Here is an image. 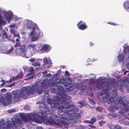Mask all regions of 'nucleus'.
Listing matches in <instances>:
<instances>
[{
    "instance_id": "ea45409f",
    "label": "nucleus",
    "mask_w": 129,
    "mask_h": 129,
    "mask_svg": "<svg viewBox=\"0 0 129 129\" xmlns=\"http://www.w3.org/2000/svg\"><path fill=\"white\" fill-rule=\"evenodd\" d=\"M14 36H17L19 35V34L16 32H15L13 34Z\"/></svg>"
},
{
    "instance_id": "9b49d317",
    "label": "nucleus",
    "mask_w": 129,
    "mask_h": 129,
    "mask_svg": "<svg viewBox=\"0 0 129 129\" xmlns=\"http://www.w3.org/2000/svg\"><path fill=\"white\" fill-rule=\"evenodd\" d=\"M35 54L34 52L30 51L27 48V50L24 52V54L22 55L23 57H25L26 58H28L31 57L34 54Z\"/></svg>"
},
{
    "instance_id": "09e8293b",
    "label": "nucleus",
    "mask_w": 129,
    "mask_h": 129,
    "mask_svg": "<svg viewBox=\"0 0 129 129\" xmlns=\"http://www.w3.org/2000/svg\"><path fill=\"white\" fill-rule=\"evenodd\" d=\"M119 113L123 115L124 113L122 111V110H120L119 111Z\"/></svg>"
},
{
    "instance_id": "a878e982",
    "label": "nucleus",
    "mask_w": 129,
    "mask_h": 129,
    "mask_svg": "<svg viewBox=\"0 0 129 129\" xmlns=\"http://www.w3.org/2000/svg\"><path fill=\"white\" fill-rule=\"evenodd\" d=\"M108 126L110 129H114L115 128V126L112 124H109Z\"/></svg>"
},
{
    "instance_id": "0e129e2a",
    "label": "nucleus",
    "mask_w": 129,
    "mask_h": 129,
    "mask_svg": "<svg viewBox=\"0 0 129 129\" xmlns=\"http://www.w3.org/2000/svg\"><path fill=\"white\" fill-rule=\"evenodd\" d=\"M118 108H119V107H118V108H115V109H115L116 110H117L118 109Z\"/></svg>"
},
{
    "instance_id": "69168bd1",
    "label": "nucleus",
    "mask_w": 129,
    "mask_h": 129,
    "mask_svg": "<svg viewBox=\"0 0 129 129\" xmlns=\"http://www.w3.org/2000/svg\"><path fill=\"white\" fill-rule=\"evenodd\" d=\"M41 60V61H42V60L41 59H39V60Z\"/></svg>"
},
{
    "instance_id": "a211bd4d",
    "label": "nucleus",
    "mask_w": 129,
    "mask_h": 129,
    "mask_svg": "<svg viewBox=\"0 0 129 129\" xmlns=\"http://www.w3.org/2000/svg\"><path fill=\"white\" fill-rule=\"evenodd\" d=\"M23 76V74L22 73L20 72L18 75L17 76L13 77V80H16L18 78L20 79Z\"/></svg>"
},
{
    "instance_id": "c03bdc74",
    "label": "nucleus",
    "mask_w": 129,
    "mask_h": 129,
    "mask_svg": "<svg viewBox=\"0 0 129 129\" xmlns=\"http://www.w3.org/2000/svg\"><path fill=\"white\" fill-rule=\"evenodd\" d=\"M126 65L127 69H129V63L128 62H126Z\"/></svg>"
},
{
    "instance_id": "bb28decb",
    "label": "nucleus",
    "mask_w": 129,
    "mask_h": 129,
    "mask_svg": "<svg viewBox=\"0 0 129 129\" xmlns=\"http://www.w3.org/2000/svg\"><path fill=\"white\" fill-rule=\"evenodd\" d=\"M43 76L45 77L49 78L51 76V74L49 73L44 75H43Z\"/></svg>"
},
{
    "instance_id": "473e14b6",
    "label": "nucleus",
    "mask_w": 129,
    "mask_h": 129,
    "mask_svg": "<svg viewBox=\"0 0 129 129\" xmlns=\"http://www.w3.org/2000/svg\"><path fill=\"white\" fill-rule=\"evenodd\" d=\"M24 109L27 111H28L29 110V107L28 106H26L24 107Z\"/></svg>"
},
{
    "instance_id": "2eb2a0df",
    "label": "nucleus",
    "mask_w": 129,
    "mask_h": 129,
    "mask_svg": "<svg viewBox=\"0 0 129 129\" xmlns=\"http://www.w3.org/2000/svg\"><path fill=\"white\" fill-rule=\"evenodd\" d=\"M35 75V74L33 72L28 74L26 76L25 78L24 79L25 80H30L33 78Z\"/></svg>"
},
{
    "instance_id": "f8f14e48",
    "label": "nucleus",
    "mask_w": 129,
    "mask_h": 129,
    "mask_svg": "<svg viewBox=\"0 0 129 129\" xmlns=\"http://www.w3.org/2000/svg\"><path fill=\"white\" fill-rule=\"evenodd\" d=\"M51 49V47L49 45L45 44L41 46V49H39V51H50Z\"/></svg>"
},
{
    "instance_id": "13d9d810",
    "label": "nucleus",
    "mask_w": 129,
    "mask_h": 129,
    "mask_svg": "<svg viewBox=\"0 0 129 129\" xmlns=\"http://www.w3.org/2000/svg\"><path fill=\"white\" fill-rule=\"evenodd\" d=\"M19 40L17 38L16 40V42H19Z\"/></svg>"
},
{
    "instance_id": "423d86ee",
    "label": "nucleus",
    "mask_w": 129,
    "mask_h": 129,
    "mask_svg": "<svg viewBox=\"0 0 129 129\" xmlns=\"http://www.w3.org/2000/svg\"><path fill=\"white\" fill-rule=\"evenodd\" d=\"M125 45H124L123 46L124 55L120 54L118 56V59L119 62H123L125 58L126 60L129 59V46H125Z\"/></svg>"
},
{
    "instance_id": "7ed1b4c3",
    "label": "nucleus",
    "mask_w": 129,
    "mask_h": 129,
    "mask_svg": "<svg viewBox=\"0 0 129 129\" xmlns=\"http://www.w3.org/2000/svg\"><path fill=\"white\" fill-rule=\"evenodd\" d=\"M74 105V107L68 108H67L65 105H63L62 106L64 107L63 108V109H62L61 110L62 111L60 113H58V111L57 112L58 114L66 116L69 121L72 123H75V119L79 118L81 117L80 115L78 113V109L77 108L69 109V108L74 107L75 105Z\"/></svg>"
},
{
    "instance_id": "5fc2aeb1",
    "label": "nucleus",
    "mask_w": 129,
    "mask_h": 129,
    "mask_svg": "<svg viewBox=\"0 0 129 129\" xmlns=\"http://www.w3.org/2000/svg\"><path fill=\"white\" fill-rule=\"evenodd\" d=\"M90 46H91L94 45V44L92 43L91 42L90 43Z\"/></svg>"
},
{
    "instance_id": "de8ad7c7",
    "label": "nucleus",
    "mask_w": 129,
    "mask_h": 129,
    "mask_svg": "<svg viewBox=\"0 0 129 129\" xmlns=\"http://www.w3.org/2000/svg\"><path fill=\"white\" fill-rule=\"evenodd\" d=\"M20 45V43H17L15 46V47H17L19 46Z\"/></svg>"
},
{
    "instance_id": "f03ea898",
    "label": "nucleus",
    "mask_w": 129,
    "mask_h": 129,
    "mask_svg": "<svg viewBox=\"0 0 129 129\" xmlns=\"http://www.w3.org/2000/svg\"><path fill=\"white\" fill-rule=\"evenodd\" d=\"M44 113L42 112L39 113V115L34 113H29L26 114L25 116V118H24L23 120L26 122H27L29 120H31L33 121L37 122L40 120H41L46 124H48V123L47 122H46L45 121V120H47L49 121H51L50 120H48L49 118H50L53 121L55 120L54 117H53L54 119H52V118L50 117L47 118L45 115V114H49L50 115L52 114L51 112L49 111V108L47 106H45V108L44 109Z\"/></svg>"
},
{
    "instance_id": "680f3d73",
    "label": "nucleus",
    "mask_w": 129,
    "mask_h": 129,
    "mask_svg": "<svg viewBox=\"0 0 129 129\" xmlns=\"http://www.w3.org/2000/svg\"><path fill=\"white\" fill-rule=\"evenodd\" d=\"M126 73H127L126 72V71H125L124 72V74L125 75L126 74Z\"/></svg>"
},
{
    "instance_id": "cd10ccee",
    "label": "nucleus",
    "mask_w": 129,
    "mask_h": 129,
    "mask_svg": "<svg viewBox=\"0 0 129 129\" xmlns=\"http://www.w3.org/2000/svg\"><path fill=\"white\" fill-rule=\"evenodd\" d=\"M121 127L118 124H116L115 126V129H121Z\"/></svg>"
},
{
    "instance_id": "a19ab883",
    "label": "nucleus",
    "mask_w": 129,
    "mask_h": 129,
    "mask_svg": "<svg viewBox=\"0 0 129 129\" xmlns=\"http://www.w3.org/2000/svg\"><path fill=\"white\" fill-rule=\"evenodd\" d=\"M108 24H110L113 25L114 26H116L117 25V24H116L115 23H114L112 22H109L108 23Z\"/></svg>"
},
{
    "instance_id": "c756f323",
    "label": "nucleus",
    "mask_w": 129,
    "mask_h": 129,
    "mask_svg": "<svg viewBox=\"0 0 129 129\" xmlns=\"http://www.w3.org/2000/svg\"><path fill=\"white\" fill-rule=\"evenodd\" d=\"M9 27H14L16 28V25L14 23L11 24L9 26Z\"/></svg>"
},
{
    "instance_id": "dca6fc26",
    "label": "nucleus",
    "mask_w": 129,
    "mask_h": 129,
    "mask_svg": "<svg viewBox=\"0 0 129 129\" xmlns=\"http://www.w3.org/2000/svg\"><path fill=\"white\" fill-rule=\"evenodd\" d=\"M27 126L29 129H36L37 127V125L32 123L27 124Z\"/></svg>"
},
{
    "instance_id": "a18cd8bd",
    "label": "nucleus",
    "mask_w": 129,
    "mask_h": 129,
    "mask_svg": "<svg viewBox=\"0 0 129 129\" xmlns=\"http://www.w3.org/2000/svg\"><path fill=\"white\" fill-rule=\"evenodd\" d=\"M84 122L86 123H88L91 124L90 121V120H86V121H84Z\"/></svg>"
},
{
    "instance_id": "f3484780",
    "label": "nucleus",
    "mask_w": 129,
    "mask_h": 129,
    "mask_svg": "<svg viewBox=\"0 0 129 129\" xmlns=\"http://www.w3.org/2000/svg\"><path fill=\"white\" fill-rule=\"evenodd\" d=\"M24 70L26 71L27 72H32L34 71V70L33 68L31 67H30L29 68H28L27 67H25L23 68Z\"/></svg>"
},
{
    "instance_id": "3c124183",
    "label": "nucleus",
    "mask_w": 129,
    "mask_h": 129,
    "mask_svg": "<svg viewBox=\"0 0 129 129\" xmlns=\"http://www.w3.org/2000/svg\"><path fill=\"white\" fill-rule=\"evenodd\" d=\"M110 115H111L114 117H116V115L115 114H111Z\"/></svg>"
},
{
    "instance_id": "e2e57ef3",
    "label": "nucleus",
    "mask_w": 129,
    "mask_h": 129,
    "mask_svg": "<svg viewBox=\"0 0 129 129\" xmlns=\"http://www.w3.org/2000/svg\"><path fill=\"white\" fill-rule=\"evenodd\" d=\"M56 89L55 88H54V90L52 91L53 92H54V91H55Z\"/></svg>"
},
{
    "instance_id": "c85d7f7f",
    "label": "nucleus",
    "mask_w": 129,
    "mask_h": 129,
    "mask_svg": "<svg viewBox=\"0 0 129 129\" xmlns=\"http://www.w3.org/2000/svg\"><path fill=\"white\" fill-rule=\"evenodd\" d=\"M8 82V81H5L3 80H2L1 81V82H2V83L0 85V86H3V85H4L5 84V82Z\"/></svg>"
},
{
    "instance_id": "393cba45",
    "label": "nucleus",
    "mask_w": 129,
    "mask_h": 129,
    "mask_svg": "<svg viewBox=\"0 0 129 129\" xmlns=\"http://www.w3.org/2000/svg\"><path fill=\"white\" fill-rule=\"evenodd\" d=\"M96 110L99 112H101L102 111V108L100 107H98L96 108Z\"/></svg>"
},
{
    "instance_id": "f704fd0d",
    "label": "nucleus",
    "mask_w": 129,
    "mask_h": 129,
    "mask_svg": "<svg viewBox=\"0 0 129 129\" xmlns=\"http://www.w3.org/2000/svg\"><path fill=\"white\" fill-rule=\"evenodd\" d=\"M20 22H18L16 25V28H17L20 25Z\"/></svg>"
},
{
    "instance_id": "9d476101",
    "label": "nucleus",
    "mask_w": 129,
    "mask_h": 129,
    "mask_svg": "<svg viewBox=\"0 0 129 129\" xmlns=\"http://www.w3.org/2000/svg\"><path fill=\"white\" fill-rule=\"evenodd\" d=\"M25 47L24 45L23 44L21 45L20 48H17L16 50V54L18 55H22V56L24 54Z\"/></svg>"
},
{
    "instance_id": "37998d69",
    "label": "nucleus",
    "mask_w": 129,
    "mask_h": 129,
    "mask_svg": "<svg viewBox=\"0 0 129 129\" xmlns=\"http://www.w3.org/2000/svg\"><path fill=\"white\" fill-rule=\"evenodd\" d=\"M36 129H43V128L40 126H37V127L36 128Z\"/></svg>"
},
{
    "instance_id": "58836bf2",
    "label": "nucleus",
    "mask_w": 129,
    "mask_h": 129,
    "mask_svg": "<svg viewBox=\"0 0 129 129\" xmlns=\"http://www.w3.org/2000/svg\"><path fill=\"white\" fill-rule=\"evenodd\" d=\"M65 75L66 76H69L70 75V74L67 71H66L65 72Z\"/></svg>"
},
{
    "instance_id": "6e6552de",
    "label": "nucleus",
    "mask_w": 129,
    "mask_h": 129,
    "mask_svg": "<svg viewBox=\"0 0 129 129\" xmlns=\"http://www.w3.org/2000/svg\"><path fill=\"white\" fill-rule=\"evenodd\" d=\"M127 75L129 76V74H128ZM126 87L129 92V79L126 77L124 78L122 80L118 87L119 90L121 91L122 92L123 91V87Z\"/></svg>"
},
{
    "instance_id": "0eeeda50",
    "label": "nucleus",
    "mask_w": 129,
    "mask_h": 129,
    "mask_svg": "<svg viewBox=\"0 0 129 129\" xmlns=\"http://www.w3.org/2000/svg\"><path fill=\"white\" fill-rule=\"evenodd\" d=\"M2 13L4 17L9 23H10V21L13 18L15 20H17L19 19L16 16H14L13 13L11 11L9 10L7 11H2Z\"/></svg>"
},
{
    "instance_id": "338daca9",
    "label": "nucleus",
    "mask_w": 129,
    "mask_h": 129,
    "mask_svg": "<svg viewBox=\"0 0 129 129\" xmlns=\"http://www.w3.org/2000/svg\"><path fill=\"white\" fill-rule=\"evenodd\" d=\"M127 73L129 71H125Z\"/></svg>"
},
{
    "instance_id": "4d7b16f0",
    "label": "nucleus",
    "mask_w": 129,
    "mask_h": 129,
    "mask_svg": "<svg viewBox=\"0 0 129 129\" xmlns=\"http://www.w3.org/2000/svg\"><path fill=\"white\" fill-rule=\"evenodd\" d=\"M116 77L117 78H120V77L118 75L116 76Z\"/></svg>"
},
{
    "instance_id": "72a5a7b5",
    "label": "nucleus",
    "mask_w": 129,
    "mask_h": 129,
    "mask_svg": "<svg viewBox=\"0 0 129 129\" xmlns=\"http://www.w3.org/2000/svg\"><path fill=\"white\" fill-rule=\"evenodd\" d=\"M15 110L14 109H11L8 110V112L9 113H11L13 112H15Z\"/></svg>"
},
{
    "instance_id": "c9c22d12",
    "label": "nucleus",
    "mask_w": 129,
    "mask_h": 129,
    "mask_svg": "<svg viewBox=\"0 0 129 129\" xmlns=\"http://www.w3.org/2000/svg\"><path fill=\"white\" fill-rule=\"evenodd\" d=\"M78 103L80 105V108H82L83 107V104L82 102L81 101L79 102Z\"/></svg>"
},
{
    "instance_id": "774afa93",
    "label": "nucleus",
    "mask_w": 129,
    "mask_h": 129,
    "mask_svg": "<svg viewBox=\"0 0 129 129\" xmlns=\"http://www.w3.org/2000/svg\"><path fill=\"white\" fill-rule=\"evenodd\" d=\"M94 106L92 107H91V108H94Z\"/></svg>"
},
{
    "instance_id": "20e7f679",
    "label": "nucleus",
    "mask_w": 129,
    "mask_h": 129,
    "mask_svg": "<svg viewBox=\"0 0 129 129\" xmlns=\"http://www.w3.org/2000/svg\"><path fill=\"white\" fill-rule=\"evenodd\" d=\"M23 27L26 29H32L29 34L31 37V41L33 42L36 41L39 36H42L43 35L42 32L40 31L38 28L36 27L35 24L31 21L26 19L23 22Z\"/></svg>"
},
{
    "instance_id": "b1692460",
    "label": "nucleus",
    "mask_w": 129,
    "mask_h": 129,
    "mask_svg": "<svg viewBox=\"0 0 129 129\" xmlns=\"http://www.w3.org/2000/svg\"><path fill=\"white\" fill-rule=\"evenodd\" d=\"M96 121V119L95 118H92L90 120L91 124H93Z\"/></svg>"
},
{
    "instance_id": "864d4df0",
    "label": "nucleus",
    "mask_w": 129,
    "mask_h": 129,
    "mask_svg": "<svg viewBox=\"0 0 129 129\" xmlns=\"http://www.w3.org/2000/svg\"><path fill=\"white\" fill-rule=\"evenodd\" d=\"M121 120V121H123V122H124V119H123V118H120L119 120V121L120 120Z\"/></svg>"
},
{
    "instance_id": "412c9836",
    "label": "nucleus",
    "mask_w": 129,
    "mask_h": 129,
    "mask_svg": "<svg viewBox=\"0 0 129 129\" xmlns=\"http://www.w3.org/2000/svg\"><path fill=\"white\" fill-rule=\"evenodd\" d=\"M5 41L8 40V38L7 36L5 35H4L1 37Z\"/></svg>"
},
{
    "instance_id": "7c9ffc66",
    "label": "nucleus",
    "mask_w": 129,
    "mask_h": 129,
    "mask_svg": "<svg viewBox=\"0 0 129 129\" xmlns=\"http://www.w3.org/2000/svg\"><path fill=\"white\" fill-rule=\"evenodd\" d=\"M105 123V121H100L99 122V123L100 124V125L102 126L103 125V124H104Z\"/></svg>"
},
{
    "instance_id": "4be33fe9",
    "label": "nucleus",
    "mask_w": 129,
    "mask_h": 129,
    "mask_svg": "<svg viewBox=\"0 0 129 129\" xmlns=\"http://www.w3.org/2000/svg\"><path fill=\"white\" fill-rule=\"evenodd\" d=\"M119 122L121 123L124 124L126 125H129V122L128 121H124V122H123V121H121L120 120L119 121Z\"/></svg>"
},
{
    "instance_id": "49530a36",
    "label": "nucleus",
    "mask_w": 129,
    "mask_h": 129,
    "mask_svg": "<svg viewBox=\"0 0 129 129\" xmlns=\"http://www.w3.org/2000/svg\"><path fill=\"white\" fill-rule=\"evenodd\" d=\"M15 84V83H13V84H11L10 85H9L8 86H9V87H11L12 86H13Z\"/></svg>"
},
{
    "instance_id": "f257e3e1",
    "label": "nucleus",
    "mask_w": 129,
    "mask_h": 129,
    "mask_svg": "<svg viewBox=\"0 0 129 129\" xmlns=\"http://www.w3.org/2000/svg\"><path fill=\"white\" fill-rule=\"evenodd\" d=\"M88 77L90 78L89 79H86L83 81V85H81L80 84H75L77 88L81 90H85L86 93L89 95L92 93V89H93V87H95L97 89L102 90L103 94H101L102 95L105 94V96L107 94V92H109L108 89V85L107 83L105 82V80L106 78L104 77H101L99 79L96 80L95 78L96 76L93 74H91Z\"/></svg>"
},
{
    "instance_id": "5701e85b",
    "label": "nucleus",
    "mask_w": 129,
    "mask_h": 129,
    "mask_svg": "<svg viewBox=\"0 0 129 129\" xmlns=\"http://www.w3.org/2000/svg\"><path fill=\"white\" fill-rule=\"evenodd\" d=\"M43 62L44 64H46L48 63V61L46 57L44 58Z\"/></svg>"
},
{
    "instance_id": "79ce46f5",
    "label": "nucleus",
    "mask_w": 129,
    "mask_h": 129,
    "mask_svg": "<svg viewBox=\"0 0 129 129\" xmlns=\"http://www.w3.org/2000/svg\"><path fill=\"white\" fill-rule=\"evenodd\" d=\"M90 102L93 105H94L95 104V103H94V101L92 100H89Z\"/></svg>"
},
{
    "instance_id": "8fccbe9b",
    "label": "nucleus",
    "mask_w": 129,
    "mask_h": 129,
    "mask_svg": "<svg viewBox=\"0 0 129 129\" xmlns=\"http://www.w3.org/2000/svg\"><path fill=\"white\" fill-rule=\"evenodd\" d=\"M47 72L46 71H45L43 72H42V73L43 74V75H45V74H46L47 73Z\"/></svg>"
},
{
    "instance_id": "ddd939ff",
    "label": "nucleus",
    "mask_w": 129,
    "mask_h": 129,
    "mask_svg": "<svg viewBox=\"0 0 129 129\" xmlns=\"http://www.w3.org/2000/svg\"><path fill=\"white\" fill-rule=\"evenodd\" d=\"M77 26L78 28L82 30L86 28L87 27L85 23L82 21H80L77 24Z\"/></svg>"
},
{
    "instance_id": "bf43d9fd",
    "label": "nucleus",
    "mask_w": 129,
    "mask_h": 129,
    "mask_svg": "<svg viewBox=\"0 0 129 129\" xmlns=\"http://www.w3.org/2000/svg\"><path fill=\"white\" fill-rule=\"evenodd\" d=\"M6 90V89H2L1 90V91H3L4 90Z\"/></svg>"
},
{
    "instance_id": "603ef678",
    "label": "nucleus",
    "mask_w": 129,
    "mask_h": 129,
    "mask_svg": "<svg viewBox=\"0 0 129 129\" xmlns=\"http://www.w3.org/2000/svg\"><path fill=\"white\" fill-rule=\"evenodd\" d=\"M97 59H98L96 58H94V59H93L92 60H91V61H92V62H94V61L97 60Z\"/></svg>"
},
{
    "instance_id": "052dcab7",
    "label": "nucleus",
    "mask_w": 129,
    "mask_h": 129,
    "mask_svg": "<svg viewBox=\"0 0 129 129\" xmlns=\"http://www.w3.org/2000/svg\"><path fill=\"white\" fill-rule=\"evenodd\" d=\"M89 61H90V59L89 58L87 60V61L88 62Z\"/></svg>"
},
{
    "instance_id": "6ab92c4d",
    "label": "nucleus",
    "mask_w": 129,
    "mask_h": 129,
    "mask_svg": "<svg viewBox=\"0 0 129 129\" xmlns=\"http://www.w3.org/2000/svg\"><path fill=\"white\" fill-rule=\"evenodd\" d=\"M123 6L126 9H129V2L126 1L123 4Z\"/></svg>"
},
{
    "instance_id": "4468645a",
    "label": "nucleus",
    "mask_w": 129,
    "mask_h": 129,
    "mask_svg": "<svg viewBox=\"0 0 129 129\" xmlns=\"http://www.w3.org/2000/svg\"><path fill=\"white\" fill-rule=\"evenodd\" d=\"M13 49V48H11V49L8 50H6V49L3 46L1 47L0 48V52L2 53L6 54H9L11 53Z\"/></svg>"
},
{
    "instance_id": "aec40b11",
    "label": "nucleus",
    "mask_w": 129,
    "mask_h": 129,
    "mask_svg": "<svg viewBox=\"0 0 129 129\" xmlns=\"http://www.w3.org/2000/svg\"><path fill=\"white\" fill-rule=\"evenodd\" d=\"M32 66H40V63L38 61H36L32 63Z\"/></svg>"
},
{
    "instance_id": "6e6d98bb",
    "label": "nucleus",
    "mask_w": 129,
    "mask_h": 129,
    "mask_svg": "<svg viewBox=\"0 0 129 129\" xmlns=\"http://www.w3.org/2000/svg\"><path fill=\"white\" fill-rule=\"evenodd\" d=\"M90 126L92 128H95V127L94 126H93V125H90Z\"/></svg>"
},
{
    "instance_id": "e433bc0d",
    "label": "nucleus",
    "mask_w": 129,
    "mask_h": 129,
    "mask_svg": "<svg viewBox=\"0 0 129 129\" xmlns=\"http://www.w3.org/2000/svg\"><path fill=\"white\" fill-rule=\"evenodd\" d=\"M10 31L13 34L16 32L15 29L13 28L10 29Z\"/></svg>"
},
{
    "instance_id": "39448f33",
    "label": "nucleus",
    "mask_w": 129,
    "mask_h": 129,
    "mask_svg": "<svg viewBox=\"0 0 129 129\" xmlns=\"http://www.w3.org/2000/svg\"><path fill=\"white\" fill-rule=\"evenodd\" d=\"M59 78L57 76V75L55 74L53 76L52 78L50 79L49 81L50 82L53 81L54 83H57V84L59 83L63 84L64 86L66 87L69 85H71L72 84L71 82H67L68 79H66L63 78H62L61 79H59Z\"/></svg>"
},
{
    "instance_id": "2f4dec72",
    "label": "nucleus",
    "mask_w": 129,
    "mask_h": 129,
    "mask_svg": "<svg viewBox=\"0 0 129 129\" xmlns=\"http://www.w3.org/2000/svg\"><path fill=\"white\" fill-rule=\"evenodd\" d=\"M104 117L102 115H99L97 118V119L98 120L100 119H104Z\"/></svg>"
},
{
    "instance_id": "1a4fd4ad",
    "label": "nucleus",
    "mask_w": 129,
    "mask_h": 129,
    "mask_svg": "<svg viewBox=\"0 0 129 129\" xmlns=\"http://www.w3.org/2000/svg\"><path fill=\"white\" fill-rule=\"evenodd\" d=\"M41 44L37 45L34 44H29L27 46V48L30 51L33 52L35 53L38 51H39V48Z\"/></svg>"
},
{
    "instance_id": "4c0bfd02",
    "label": "nucleus",
    "mask_w": 129,
    "mask_h": 129,
    "mask_svg": "<svg viewBox=\"0 0 129 129\" xmlns=\"http://www.w3.org/2000/svg\"><path fill=\"white\" fill-rule=\"evenodd\" d=\"M35 59L34 58H29V60L30 62H34L35 61Z\"/></svg>"
}]
</instances>
